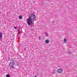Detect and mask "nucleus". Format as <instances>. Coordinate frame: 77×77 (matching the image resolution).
<instances>
[{
	"label": "nucleus",
	"mask_w": 77,
	"mask_h": 77,
	"mask_svg": "<svg viewBox=\"0 0 77 77\" xmlns=\"http://www.w3.org/2000/svg\"><path fill=\"white\" fill-rule=\"evenodd\" d=\"M0 27H1V26H0Z\"/></svg>",
	"instance_id": "nucleus-18"
},
{
	"label": "nucleus",
	"mask_w": 77,
	"mask_h": 77,
	"mask_svg": "<svg viewBox=\"0 0 77 77\" xmlns=\"http://www.w3.org/2000/svg\"><path fill=\"white\" fill-rule=\"evenodd\" d=\"M19 20H21L23 18V17H22V16L20 15L19 16Z\"/></svg>",
	"instance_id": "nucleus-6"
},
{
	"label": "nucleus",
	"mask_w": 77,
	"mask_h": 77,
	"mask_svg": "<svg viewBox=\"0 0 77 77\" xmlns=\"http://www.w3.org/2000/svg\"><path fill=\"white\" fill-rule=\"evenodd\" d=\"M3 38V35H2V33L0 32V40L1 41L2 39V38Z\"/></svg>",
	"instance_id": "nucleus-3"
},
{
	"label": "nucleus",
	"mask_w": 77,
	"mask_h": 77,
	"mask_svg": "<svg viewBox=\"0 0 77 77\" xmlns=\"http://www.w3.org/2000/svg\"><path fill=\"white\" fill-rule=\"evenodd\" d=\"M68 54H72V52H71L70 51H69L68 52Z\"/></svg>",
	"instance_id": "nucleus-9"
},
{
	"label": "nucleus",
	"mask_w": 77,
	"mask_h": 77,
	"mask_svg": "<svg viewBox=\"0 0 77 77\" xmlns=\"http://www.w3.org/2000/svg\"><path fill=\"white\" fill-rule=\"evenodd\" d=\"M45 35H46V36H48V34L47 33H45Z\"/></svg>",
	"instance_id": "nucleus-12"
},
{
	"label": "nucleus",
	"mask_w": 77,
	"mask_h": 77,
	"mask_svg": "<svg viewBox=\"0 0 77 77\" xmlns=\"http://www.w3.org/2000/svg\"><path fill=\"white\" fill-rule=\"evenodd\" d=\"M45 43L46 44H48L50 42V41L48 40H46L45 41Z\"/></svg>",
	"instance_id": "nucleus-4"
},
{
	"label": "nucleus",
	"mask_w": 77,
	"mask_h": 77,
	"mask_svg": "<svg viewBox=\"0 0 77 77\" xmlns=\"http://www.w3.org/2000/svg\"><path fill=\"white\" fill-rule=\"evenodd\" d=\"M31 29H32V30L33 29H32V28H31Z\"/></svg>",
	"instance_id": "nucleus-17"
},
{
	"label": "nucleus",
	"mask_w": 77,
	"mask_h": 77,
	"mask_svg": "<svg viewBox=\"0 0 77 77\" xmlns=\"http://www.w3.org/2000/svg\"><path fill=\"white\" fill-rule=\"evenodd\" d=\"M11 41L10 42V43H11V45H12V44H13V43H12L13 42V41H13V40H14V38H12H12H11Z\"/></svg>",
	"instance_id": "nucleus-5"
},
{
	"label": "nucleus",
	"mask_w": 77,
	"mask_h": 77,
	"mask_svg": "<svg viewBox=\"0 0 77 77\" xmlns=\"http://www.w3.org/2000/svg\"><path fill=\"white\" fill-rule=\"evenodd\" d=\"M36 15L34 14L31 13L30 14L28 18L27 19L26 22L28 26L30 25L32 27V26L34 25V21H36Z\"/></svg>",
	"instance_id": "nucleus-1"
},
{
	"label": "nucleus",
	"mask_w": 77,
	"mask_h": 77,
	"mask_svg": "<svg viewBox=\"0 0 77 77\" xmlns=\"http://www.w3.org/2000/svg\"><path fill=\"white\" fill-rule=\"evenodd\" d=\"M64 42L65 43L66 42V38L64 39Z\"/></svg>",
	"instance_id": "nucleus-7"
},
{
	"label": "nucleus",
	"mask_w": 77,
	"mask_h": 77,
	"mask_svg": "<svg viewBox=\"0 0 77 77\" xmlns=\"http://www.w3.org/2000/svg\"><path fill=\"white\" fill-rule=\"evenodd\" d=\"M6 77H10V76H9V74H7L6 75Z\"/></svg>",
	"instance_id": "nucleus-10"
},
{
	"label": "nucleus",
	"mask_w": 77,
	"mask_h": 77,
	"mask_svg": "<svg viewBox=\"0 0 77 77\" xmlns=\"http://www.w3.org/2000/svg\"><path fill=\"white\" fill-rule=\"evenodd\" d=\"M18 35H20V32H19V33H18Z\"/></svg>",
	"instance_id": "nucleus-16"
},
{
	"label": "nucleus",
	"mask_w": 77,
	"mask_h": 77,
	"mask_svg": "<svg viewBox=\"0 0 77 77\" xmlns=\"http://www.w3.org/2000/svg\"><path fill=\"white\" fill-rule=\"evenodd\" d=\"M63 71V70L62 69H58L57 70V72L58 73H62Z\"/></svg>",
	"instance_id": "nucleus-2"
},
{
	"label": "nucleus",
	"mask_w": 77,
	"mask_h": 77,
	"mask_svg": "<svg viewBox=\"0 0 77 77\" xmlns=\"http://www.w3.org/2000/svg\"><path fill=\"white\" fill-rule=\"evenodd\" d=\"M52 23H54V22H53V21H52Z\"/></svg>",
	"instance_id": "nucleus-15"
},
{
	"label": "nucleus",
	"mask_w": 77,
	"mask_h": 77,
	"mask_svg": "<svg viewBox=\"0 0 77 77\" xmlns=\"http://www.w3.org/2000/svg\"><path fill=\"white\" fill-rule=\"evenodd\" d=\"M11 68H12L13 69H14V66H11Z\"/></svg>",
	"instance_id": "nucleus-8"
},
{
	"label": "nucleus",
	"mask_w": 77,
	"mask_h": 77,
	"mask_svg": "<svg viewBox=\"0 0 77 77\" xmlns=\"http://www.w3.org/2000/svg\"><path fill=\"white\" fill-rule=\"evenodd\" d=\"M20 29H18V31L19 32H20Z\"/></svg>",
	"instance_id": "nucleus-14"
},
{
	"label": "nucleus",
	"mask_w": 77,
	"mask_h": 77,
	"mask_svg": "<svg viewBox=\"0 0 77 77\" xmlns=\"http://www.w3.org/2000/svg\"><path fill=\"white\" fill-rule=\"evenodd\" d=\"M14 29H18V28H17V27L16 26H15V27L14 26Z\"/></svg>",
	"instance_id": "nucleus-11"
},
{
	"label": "nucleus",
	"mask_w": 77,
	"mask_h": 77,
	"mask_svg": "<svg viewBox=\"0 0 77 77\" xmlns=\"http://www.w3.org/2000/svg\"><path fill=\"white\" fill-rule=\"evenodd\" d=\"M39 40H41V37H40V36L39 37Z\"/></svg>",
	"instance_id": "nucleus-13"
}]
</instances>
